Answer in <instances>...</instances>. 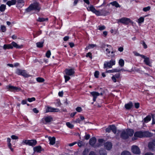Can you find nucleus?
<instances>
[{
  "mask_svg": "<svg viewBox=\"0 0 155 155\" xmlns=\"http://www.w3.org/2000/svg\"><path fill=\"white\" fill-rule=\"evenodd\" d=\"M51 54V51L49 50L47 51L45 54V56L48 58H50Z\"/></svg>",
  "mask_w": 155,
  "mask_h": 155,
  "instance_id": "nucleus-37",
  "label": "nucleus"
},
{
  "mask_svg": "<svg viewBox=\"0 0 155 155\" xmlns=\"http://www.w3.org/2000/svg\"><path fill=\"white\" fill-rule=\"evenodd\" d=\"M41 9L40 4L38 2L35 1L33 3L31 4L28 8L25 9V12H30L32 10L37 11L38 12L40 11Z\"/></svg>",
  "mask_w": 155,
  "mask_h": 155,
  "instance_id": "nucleus-2",
  "label": "nucleus"
},
{
  "mask_svg": "<svg viewBox=\"0 0 155 155\" xmlns=\"http://www.w3.org/2000/svg\"><path fill=\"white\" fill-rule=\"evenodd\" d=\"M22 45H19L16 42L13 41L10 44L4 45L3 48L5 50L12 49L13 47L16 48L20 49L22 48Z\"/></svg>",
  "mask_w": 155,
  "mask_h": 155,
  "instance_id": "nucleus-4",
  "label": "nucleus"
},
{
  "mask_svg": "<svg viewBox=\"0 0 155 155\" xmlns=\"http://www.w3.org/2000/svg\"><path fill=\"white\" fill-rule=\"evenodd\" d=\"M117 128L114 125H110L107 128L105 129L106 132L110 133L111 130L114 134H116L117 132Z\"/></svg>",
  "mask_w": 155,
  "mask_h": 155,
  "instance_id": "nucleus-11",
  "label": "nucleus"
},
{
  "mask_svg": "<svg viewBox=\"0 0 155 155\" xmlns=\"http://www.w3.org/2000/svg\"><path fill=\"white\" fill-rule=\"evenodd\" d=\"M90 137V135L89 134H87L86 133L85 136H84V138L86 140H88Z\"/></svg>",
  "mask_w": 155,
  "mask_h": 155,
  "instance_id": "nucleus-53",
  "label": "nucleus"
},
{
  "mask_svg": "<svg viewBox=\"0 0 155 155\" xmlns=\"http://www.w3.org/2000/svg\"><path fill=\"white\" fill-rule=\"evenodd\" d=\"M18 4H21L23 6L25 5V2L24 0H18L17 1Z\"/></svg>",
  "mask_w": 155,
  "mask_h": 155,
  "instance_id": "nucleus-44",
  "label": "nucleus"
},
{
  "mask_svg": "<svg viewBox=\"0 0 155 155\" xmlns=\"http://www.w3.org/2000/svg\"><path fill=\"white\" fill-rule=\"evenodd\" d=\"M151 120V117L149 116H147L144 119V122L145 123H147L150 121Z\"/></svg>",
  "mask_w": 155,
  "mask_h": 155,
  "instance_id": "nucleus-28",
  "label": "nucleus"
},
{
  "mask_svg": "<svg viewBox=\"0 0 155 155\" xmlns=\"http://www.w3.org/2000/svg\"><path fill=\"white\" fill-rule=\"evenodd\" d=\"M15 73L18 75H21L25 78H28L30 76V75L27 74L25 70H21L19 68L16 69Z\"/></svg>",
  "mask_w": 155,
  "mask_h": 155,
  "instance_id": "nucleus-6",
  "label": "nucleus"
},
{
  "mask_svg": "<svg viewBox=\"0 0 155 155\" xmlns=\"http://www.w3.org/2000/svg\"><path fill=\"white\" fill-rule=\"evenodd\" d=\"M121 70L117 69H114L112 70H110L107 71H106L108 73H114L118 72L120 71Z\"/></svg>",
  "mask_w": 155,
  "mask_h": 155,
  "instance_id": "nucleus-24",
  "label": "nucleus"
},
{
  "mask_svg": "<svg viewBox=\"0 0 155 155\" xmlns=\"http://www.w3.org/2000/svg\"><path fill=\"white\" fill-rule=\"evenodd\" d=\"M150 9V6H148L147 7L143 8V11L145 12H147L149 11Z\"/></svg>",
  "mask_w": 155,
  "mask_h": 155,
  "instance_id": "nucleus-43",
  "label": "nucleus"
},
{
  "mask_svg": "<svg viewBox=\"0 0 155 155\" xmlns=\"http://www.w3.org/2000/svg\"><path fill=\"white\" fill-rule=\"evenodd\" d=\"M88 46L90 49L93 48H94V47H96L97 46V45L96 44H89L88 45Z\"/></svg>",
  "mask_w": 155,
  "mask_h": 155,
  "instance_id": "nucleus-52",
  "label": "nucleus"
},
{
  "mask_svg": "<svg viewBox=\"0 0 155 155\" xmlns=\"http://www.w3.org/2000/svg\"><path fill=\"white\" fill-rule=\"evenodd\" d=\"M119 64L121 67H123L124 66V60L120 59L119 61Z\"/></svg>",
  "mask_w": 155,
  "mask_h": 155,
  "instance_id": "nucleus-29",
  "label": "nucleus"
},
{
  "mask_svg": "<svg viewBox=\"0 0 155 155\" xmlns=\"http://www.w3.org/2000/svg\"><path fill=\"white\" fill-rule=\"evenodd\" d=\"M115 51H113L111 52L110 51V54L109 55H108V57H110L112 58L115 57V54L114 53Z\"/></svg>",
  "mask_w": 155,
  "mask_h": 155,
  "instance_id": "nucleus-33",
  "label": "nucleus"
},
{
  "mask_svg": "<svg viewBox=\"0 0 155 155\" xmlns=\"http://www.w3.org/2000/svg\"><path fill=\"white\" fill-rule=\"evenodd\" d=\"M99 153L100 155H107L106 151L104 149H102L99 151Z\"/></svg>",
  "mask_w": 155,
  "mask_h": 155,
  "instance_id": "nucleus-27",
  "label": "nucleus"
},
{
  "mask_svg": "<svg viewBox=\"0 0 155 155\" xmlns=\"http://www.w3.org/2000/svg\"><path fill=\"white\" fill-rule=\"evenodd\" d=\"M89 155H97L95 152H94L93 151H91L89 153Z\"/></svg>",
  "mask_w": 155,
  "mask_h": 155,
  "instance_id": "nucleus-64",
  "label": "nucleus"
},
{
  "mask_svg": "<svg viewBox=\"0 0 155 155\" xmlns=\"http://www.w3.org/2000/svg\"><path fill=\"white\" fill-rule=\"evenodd\" d=\"M96 139L95 137H91L89 140V143L92 146H94L96 142Z\"/></svg>",
  "mask_w": 155,
  "mask_h": 155,
  "instance_id": "nucleus-15",
  "label": "nucleus"
},
{
  "mask_svg": "<svg viewBox=\"0 0 155 155\" xmlns=\"http://www.w3.org/2000/svg\"><path fill=\"white\" fill-rule=\"evenodd\" d=\"M120 76V73H117L114 75L113 76H114L115 78H119Z\"/></svg>",
  "mask_w": 155,
  "mask_h": 155,
  "instance_id": "nucleus-60",
  "label": "nucleus"
},
{
  "mask_svg": "<svg viewBox=\"0 0 155 155\" xmlns=\"http://www.w3.org/2000/svg\"><path fill=\"white\" fill-rule=\"evenodd\" d=\"M135 55L136 56L141 57L142 58H144V57H145V55H143V54H140L139 53H137V52H136L135 54Z\"/></svg>",
  "mask_w": 155,
  "mask_h": 155,
  "instance_id": "nucleus-49",
  "label": "nucleus"
},
{
  "mask_svg": "<svg viewBox=\"0 0 155 155\" xmlns=\"http://www.w3.org/2000/svg\"><path fill=\"white\" fill-rule=\"evenodd\" d=\"M106 46V44L105 43H102L101 44L100 47L102 48H105Z\"/></svg>",
  "mask_w": 155,
  "mask_h": 155,
  "instance_id": "nucleus-62",
  "label": "nucleus"
},
{
  "mask_svg": "<svg viewBox=\"0 0 155 155\" xmlns=\"http://www.w3.org/2000/svg\"><path fill=\"white\" fill-rule=\"evenodd\" d=\"M142 43H141L142 44L143 46V47L144 49H146L147 48V45L146 44L145 42L143 41H142Z\"/></svg>",
  "mask_w": 155,
  "mask_h": 155,
  "instance_id": "nucleus-54",
  "label": "nucleus"
},
{
  "mask_svg": "<svg viewBox=\"0 0 155 155\" xmlns=\"http://www.w3.org/2000/svg\"><path fill=\"white\" fill-rule=\"evenodd\" d=\"M101 90L100 93H98L96 91H92L90 92L91 94L93 96V100L94 102H95L96 101V99L97 96L101 95L103 96V94L104 93V90L101 88H100Z\"/></svg>",
  "mask_w": 155,
  "mask_h": 155,
  "instance_id": "nucleus-5",
  "label": "nucleus"
},
{
  "mask_svg": "<svg viewBox=\"0 0 155 155\" xmlns=\"http://www.w3.org/2000/svg\"><path fill=\"white\" fill-rule=\"evenodd\" d=\"M86 57L87 58H89L91 59L92 58V54L91 52H88L87 53Z\"/></svg>",
  "mask_w": 155,
  "mask_h": 155,
  "instance_id": "nucleus-38",
  "label": "nucleus"
},
{
  "mask_svg": "<svg viewBox=\"0 0 155 155\" xmlns=\"http://www.w3.org/2000/svg\"><path fill=\"white\" fill-rule=\"evenodd\" d=\"M99 72L98 71H96L94 73V76L95 78H98L99 77Z\"/></svg>",
  "mask_w": 155,
  "mask_h": 155,
  "instance_id": "nucleus-47",
  "label": "nucleus"
},
{
  "mask_svg": "<svg viewBox=\"0 0 155 155\" xmlns=\"http://www.w3.org/2000/svg\"><path fill=\"white\" fill-rule=\"evenodd\" d=\"M134 106H135V107L136 109H138L139 107L140 104L138 103H135Z\"/></svg>",
  "mask_w": 155,
  "mask_h": 155,
  "instance_id": "nucleus-61",
  "label": "nucleus"
},
{
  "mask_svg": "<svg viewBox=\"0 0 155 155\" xmlns=\"http://www.w3.org/2000/svg\"><path fill=\"white\" fill-rule=\"evenodd\" d=\"M23 142L26 144L31 146H35L37 143L36 140L35 139L24 140H23Z\"/></svg>",
  "mask_w": 155,
  "mask_h": 155,
  "instance_id": "nucleus-10",
  "label": "nucleus"
},
{
  "mask_svg": "<svg viewBox=\"0 0 155 155\" xmlns=\"http://www.w3.org/2000/svg\"><path fill=\"white\" fill-rule=\"evenodd\" d=\"M152 124L153 125L155 124V116L154 114L152 115Z\"/></svg>",
  "mask_w": 155,
  "mask_h": 155,
  "instance_id": "nucleus-45",
  "label": "nucleus"
},
{
  "mask_svg": "<svg viewBox=\"0 0 155 155\" xmlns=\"http://www.w3.org/2000/svg\"><path fill=\"white\" fill-rule=\"evenodd\" d=\"M110 4H111L112 6H115L117 8H120V5L116 1H114L111 2L110 3Z\"/></svg>",
  "mask_w": 155,
  "mask_h": 155,
  "instance_id": "nucleus-20",
  "label": "nucleus"
},
{
  "mask_svg": "<svg viewBox=\"0 0 155 155\" xmlns=\"http://www.w3.org/2000/svg\"><path fill=\"white\" fill-rule=\"evenodd\" d=\"M101 14H102V15L105 16L107 15L108 12L104 9H102L101 10Z\"/></svg>",
  "mask_w": 155,
  "mask_h": 155,
  "instance_id": "nucleus-35",
  "label": "nucleus"
},
{
  "mask_svg": "<svg viewBox=\"0 0 155 155\" xmlns=\"http://www.w3.org/2000/svg\"><path fill=\"white\" fill-rule=\"evenodd\" d=\"M144 18L142 17H140L139 19H138V22L139 23H141L142 22H143L144 21Z\"/></svg>",
  "mask_w": 155,
  "mask_h": 155,
  "instance_id": "nucleus-41",
  "label": "nucleus"
},
{
  "mask_svg": "<svg viewBox=\"0 0 155 155\" xmlns=\"http://www.w3.org/2000/svg\"><path fill=\"white\" fill-rule=\"evenodd\" d=\"M131 149L132 152L134 154L139 155L141 153L140 150L137 146L133 145Z\"/></svg>",
  "mask_w": 155,
  "mask_h": 155,
  "instance_id": "nucleus-12",
  "label": "nucleus"
},
{
  "mask_svg": "<svg viewBox=\"0 0 155 155\" xmlns=\"http://www.w3.org/2000/svg\"><path fill=\"white\" fill-rule=\"evenodd\" d=\"M66 124L67 127L71 129H73L74 127V125L70 123L69 122H66Z\"/></svg>",
  "mask_w": 155,
  "mask_h": 155,
  "instance_id": "nucleus-32",
  "label": "nucleus"
},
{
  "mask_svg": "<svg viewBox=\"0 0 155 155\" xmlns=\"http://www.w3.org/2000/svg\"><path fill=\"white\" fill-rule=\"evenodd\" d=\"M53 120V118L51 116L45 117L41 119V121L45 124H47Z\"/></svg>",
  "mask_w": 155,
  "mask_h": 155,
  "instance_id": "nucleus-9",
  "label": "nucleus"
},
{
  "mask_svg": "<svg viewBox=\"0 0 155 155\" xmlns=\"http://www.w3.org/2000/svg\"><path fill=\"white\" fill-rule=\"evenodd\" d=\"M21 90V89L20 87H15L14 91H15L17 92H18L20 91Z\"/></svg>",
  "mask_w": 155,
  "mask_h": 155,
  "instance_id": "nucleus-50",
  "label": "nucleus"
},
{
  "mask_svg": "<svg viewBox=\"0 0 155 155\" xmlns=\"http://www.w3.org/2000/svg\"><path fill=\"white\" fill-rule=\"evenodd\" d=\"M59 111L58 109L55 108L51 107H48L46 109V112H58Z\"/></svg>",
  "mask_w": 155,
  "mask_h": 155,
  "instance_id": "nucleus-13",
  "label": "nucleus"
},
{
  "mask_svg": "<svg viewBox=\"0 0 155 155\" xmlns=\"http://www.w3.org/2000/svg\"><path fill=\"white\" fill-rule=\"evenodd\" d=\"M8 87L7 88H8L10 91H14L15 86H11V85H9V86H8Z\"/></svg>",
  "mask_w": 155,
  "mask_h": 155,
  "instance_id": "nucleus-48",
  "label": "nucleus"
},
{
  "mask_svg": "<svg viewBox=\"0 0 155 155\" xmlns=\"http://www.w3.org/2000/svg\"><path fill=\"white\" fill-rule=\"evenodd\" d=\"M0 28L2 31L3 32H5L6 31V28L5 25H1Z\"/></svg>",
  "mask_w": 155,
  "mask_h": 155,
  "instance_id": "nucleus-40",
  "label": "nucleus"
},
{
  "mask_svg": "<svg viewBox=\"0 0 155 155\" xmlns=\"http://www.w3.org/2000/svg\"><path fill=\"white\" fill-rule=\"evenodd\" d=\"M37 81L40 83H42L45 81V79L42 78L38 77L36 78Z\"/></svg>",
  "mask_w": 155,
  "mask_h": 155,
  "instance_id": "nucleus-34",
  "label": "nucleus"
},
{
  "mask_svg": "<svg viewBox=\"0 0 155 155\" xmlns=\"http://www.w3.org/2000/svg\"><path fill=\"white\" fill-rule=\"evenodd\" d=\"M36 99L34 97L31 98H28L27 99V100L29 102H31L35 101Z\"/></svg>",
  "mask_w": 155,
  "mask_h": 155,
  "instance_id": "nucleus-42",
  "label": "nucleus"
},
{
  "mask_svg": "<svg viewBox=\"0 0 155 155\" xmlns=\"http://www.w3.org/2000/svg\"><path fill=\"white\" fill-rule=\"evenodd\" d=\"M48 20V18H44L41 17H39L37 20V21L39 22H44L45 21H47Z\"/></svg>",
  "mask_w": 155,
  "mask_h": 155,
  "instance_id": "nucleus-25",
  "label": "nucleus"
},
{
  "mask_svg": "<svg viewBox=\"0 0 155 155\" xmlns=\"http://www.w3.org/2000/svg\"><path fill=\"white\" fill-rule=\"evenodd\" d=\"M94 13L97 16L102 15V14H101V12H100L99 10H96Z\"/></svg>",
  "mask_w": 155,
  "mask_h": 155,
  "instance_id": "nucleus-39",
  "label": "nucleus"
},
{
  "mask_svg": "<svg viewBox=\"0 0 155 155\" xmlns=\"http://www.w3.org/2000/svg\"><path fill=\"white\" fill-rule=\"evenodd\" d=\"M118 50L120 52H123L124 50V48L123 47H119L118 48Z\"/></svg>",
  "mask_w": 155,
  "mask_h": 155,
  "instance_id": "nucleus-59",
  "label": "nucleus"
},
{
  "mask_svg": "<svg viewBox=\"0 0 155 155\" xmlns=\"http://www.w3.org/2000/svg\"><path fill=\"white\" fill-rule=\"evenodd\" d=\"M87 9L88 11H91L93 13H94V12L96 10L94 7L93 6V5H91L88 8H87Z\"/></svg>",
  "mask_w": 155,
  "mask_h": 155,
  "instance_id": "nucleus-21",
  "label": "nucleus"
},
{
  "mask_svg": "<svg viewBox=\"0 0 155 155\" xmlns=\"http://www.w3.org/2000/svg\"><path fill=\"white\" fill-rule=\"evenodd\" d=\"M109 62L110 65L112 66L113 65H114L115 64V61L114 60H111Z\"/></svg>",
  "mask_w": 155,
  "mask_h": 155,
  "instance_id": "nucleus-55",
  "label": "nucleus"
},
{
  "mask_svg": "<svg viewBox=\"0 0 155 155\" xmlns=\"http://www.w3.org/2000/svg\"><path fill=\"white\" fill-rule=\"evenodd\" d=\"M6 8L5 5L2 4L0 6V11L2 12H4Z\"/></svg>",
  "mask_w": 155,
  "mask_h": 155,
  "instance_id": "nucleus-23",
  "label": "nucleus"
},
{
  "mask_svg": "<svg viewBox=\"0 0 155 155\" xmlns=\"http://www.w3.org/2000/svg\"><path fill=\"white\" fill-rule=\"evenodd\" d=\"M48 139L50 141L49 144L51 145H53L55 143V138L53 137H48Z\"/></svg>",
  "mask_w": 155,
  "mask_h": 155,
  "instance_id": "nucleus-17",
  "label": "nucleus"
},
{
  "mask_svg": "<svg viewBox=\"0 0 155 155\" xmlns=\"http://www.w3.org/2000/svg\"><path fill=\"white\" fill-rule=\"evenodd\" d=\"M106 55L107 56H108V55H109L110 54V50L108 48H107L106 49Z\"/></svg>",
  "mask_w": 155,
  "mask_h": 155,
  "instance_id": "nucleus-63",
  "label": "nucleus"
},
{
  "mask_svg": "<svg viewBox=\"0 0 155 155\" xmlns=\"http://www.w3.org/2000/svg\"><path fill=\"white\" fill-rule=\"evenodd\" d=\"M134 133V130L132 129L127 128L126 130H124L120 134V137L123 140H126L129 138V137H132Z\"/></svg>",
  "mask_w": 155,
  "mask_h": 155,
  "instance_id": "nucleus-1",
  "label": "nucleus"
},
{
  "mask_svg": "<svg viewBox=\"0 0 155 155\" xmlns=\"http://www.w3.org/2000/svg\"><path fill=\"white\" fill-rule=\"evenodd\" d=\"M118 22H120L125 25H128L130 23L132 24L133 23L130 19L127 18H122L119 19Z\"/></svg>",
  "mask_w": 155,
  "mask_h": 155,
  "instance_id": "nucleus-7",
  "label": "nucleus"
},
{
  "mask_svg": "<svg viewBox=\"0 0 155 155\" xmlns=\"http://www.w3.org/2000/svg\"><path fill=\"white\" fill-rule=\"evenodd\" d=\"M153 136L152 134L148 131H137L134 133V137L142 138L143 137H149Z\"/></svg>",
  "mask_w": 155,
  "mask_h": 155,
  "instance_id": "nucleus-3",
  "label": "nucleus"
},
{
  "mask_svg": "<svg viewBox=\"0 0 155 155\" xmlns=\"http://www.w3.org/2000/svg\"><path fill=\"white\" fill-rule=\"evenodd\" d=\"M133 106V104L132 102L130 101L125 104V107L127 110H130L132 107Z\"/></svg>",
  "mask_w": 155,
  "mask_h": 155,
  "instance_id": "nucleus-19",
  "label": "nucleus"
},
{
  "mask_svg": "<svg viewBox=\"0 0 155 155\" xmlns=\"http://www.w3.org/2000/svg\"><path fill=\"white\" fill-rule=\"evenodd\" d=\"M104 146L107 150H110L112 148V144L111 142H107L104 144Z\"/></svg>",
  "mask_w": 155,
  "mask_h": 155,
  "instance_id": "nucleus-14",
  "label": "nucleus"
},
{
  "mask_svg": "<svg viewBox=\"0 0 155 155\" xmlns=\"http://www.w3.org/2000/svg\"><path fill=\"white\" fill-rule=\"evenodd\" d=\"M88 152V149H87V150L86 149H85L84 150V151H83V155H87Z\"/></svg>",
  "mask_w": 155,
  "mask_h": 155,
  "instance_id": "nucleus-56",
  "label": "nucleus"
},
{
  "mask_svg": "<svg viewBox=\"0 0 155 155\" xmlns=\"http://www.w3.org/2000/svg\"><path fill=\"white\" fill-rule=\"evenodd\" d=\"M70 76H68L66 74L65 75H64V78L65 79V83H66L71 79V78Z\"/></svg>",
  "mask_w": 155,
  "mask_h": 155,
  "instance_id": "nucleus-31",
  "label": "nucleus"
},
{
  "mask_svg": "<svg viewBox=\"0 0 155 155\" xmlns=\"http://www.w3.org/2000/svg\"><path fill=\"white\" fill-rule=\"evenodd\" d=\"M8 148L9 149H10L12 151H13V149L12 148V144L11 143H8Z\"/></svg>",
  "mask_w": 155,
  "mask_h": 155,
  "instance_id": "nucleus-58",
  "label": "nucleus"
},
{
  "mask_svg": "<svg viewBox=\"0 0 155 155\" xmlns=\"http://www.w3.org/2000/svg\"><path fill=\"white\" fill-rule=\"evenodd\" d=\"M121 155H131V154L129 151L125 150L122 152Z\"/></svg>",
  "mask_w": 155,
  "mask_h": 155,
  "instance_id": "nucleus-36",
  "label": "nucleus"
},
{
  "mask_svg": "<svg viewBox=\"0 0 155 155\" xmlns=\"http://www.w3.org/2000/svg\"><path fill=\"white\" fill-rule=\"evenodd\" d=\"M34 150L35 152H40L41 151V147L40 146H36L34 148Z\"/></svg>",
  "mask_w": 155,
  "mask_h": 155,
  "instance_id": "nucleus-22",
  "label": "nucleus"
},
{
  "mask_svg": "<svg viewBox=\"0 0 155 155\" xmlns=\"http://www.w3.org/2000/svg\"><path fill=\"white\" fill-rule=\"evenodd\" d=\"M143 58L144 59L143 62L144 63L147 65H148L149 66H151L150 65L151 63L150 60L149 58L148 57H146L145 56L144 58Z\"/></svg>",
  "mask_w": 155,
  "mask_h": 155,
  "instance_id": "nucleus-18",
  "label": "nucleus"
},
{
  "mask_svg": "<svg viewBox=\"0 0 155 155\" xmlns=\"http://www.w3.org/2000/svg\"><path fill=\"white\" fill-rule=\"evenodd\" d=\"M105 28V27L104 25H102L101 26H98V30L102 31V30H104Z\"/></svg>",
  "mask_w": 155,
  "mask_h": 155,
  "instance_id": "nucleus-51",
  "label": "nucleus"
},
{
  "mask_svg": "<svg viewBox=\"0 0 155 155\" xmlns=\"http://www.w3.org/2000/svg\"><path fill=\"white\" fill-rule=\"evenodd\" d=\"M44 42L41 41L37 42L36 44L37 47L39 48H41L43 46Z\"/></svg>",
  "mask_w": 155,
  "mask_h": 155,
  "instance_id": "nucleus-26",
  "label": "nucleus"
},
{
  "mask_svg": "<svg viewBox=\"0 0 155 155\" xmlns=\"http://www.w3.org/2000/svg\"><path fill=\"white\" fill-rule=\"evenodd\" d=\"M64 74L68 76H73L75 73V69L71 68L70 69L66 68L64 71Z\"/></svg>",
  "mask_w": 155,
  "mask_h": 155,
  "instance_id": "nucleus-8",
  "label": "nucleus"
},
{
  "mask_svg": "<svg viewBox=\"0 0 155 155\" xmlns=\"http://www.w3.org/2000/svg\"><path fill=\"white\" fill-rule=\"evenodd\" d=\"M108 67L109 68H110L112 67V66L110 64V63L107 62V63H104V68H106Z\"/></svg>",
  "mask_w": 155,
  "mask_h": 155,
  "instance_id": "nucleus-30",
  "label": "nucleus"
},
{
  "mask_svg": "<svg viewBox=\"0 0 155 155\" xmlns=\"http://www.w3.org/2000/svg\"><path fill=\"white\" fill-rule=\"evenodd\" d=\"M11 137L12 138V139L13 140H17L18 139V137L17 136H16L15 135H12L11 136Z\"/></svg>",
  "mask_w": 155,
  "mask_h": 155,
  "instance_id": "nucleus-57",
  "label": "nucleus"
},
{
  "mask_svg": "<svg viewBox=\"0 0 155 155\" xmlns=\"http://www.w3.org/2000/svg\"><path fill=\"white\" fill-rule=\"evenodd\" d=\"M16 2V0H11V1H8L6 2V4L9 7H10L12 5H15Z\"/></svg>",
  "mask_w": 155,
  "mask_h": 155,
  "instance_id": "nucleus-16",
  "label": "nucleus"
},
{
  "mask_svg": "<svg viewBox=\"0 0 155 155\" xmlns=\"http://www.w3.org/2000/svg\"><path fill=\"white\" fill-rule=\"evenodd\" d=\"M76 110L78 112H81L82 110V109L81 107H77L76 109Z\"/></svg>",
  "mask_w": 155,
  "mask_h": 155,
  "instance_id": "nucleus-46",
  "label": "nucleus"
}]
</instances>
